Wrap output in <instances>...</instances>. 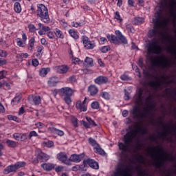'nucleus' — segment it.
<instances>
[{"label":"nucleus","mask_w":176,"mask_h":176,"mask_svg":"<svg viewBox=\"0 0 176 176\" xmlns=\"http://www.w3.org/2000/svg\"><path fill=\"white\" fill-rule=\"evenodd\" d=\"M137 135V131L131 130L128 131L123 138V142H118V148L122 153H127L130 151V145L133 144L134 139Z\"/></svg>","instance_id":"1"},{"label":"nucleus","mask_w":176,"mask_h":176,"mask_svg":"<svg viewBox=\"0 0 176 176\" xmlns=\"http://www.w3.org/2000/svg\"><path fill=\"white\" fill-rule=\"evenodd\" d=\"M36 16L38 20L45 23V24H49L50 23V16H49V10L45 4H37V9L36 11Z\"/></svg>","instance_id":"2"},{"label":"nucleus","mask_w":176,"mask_h":176,"mask_svg":"<svg viewBox=\"0 0 176 176\" xmlns=\"http://www.w3.org/2000/svg\"><path fill=\"white\" fill-rule=\"evenodd\" d=\"M116 34V35H115ZM115 34H107V38L110 43H113V45H128L129 41L127 38L125 37L120 30H116Z\"/></svg>","instance_id":"3"},{"label":"nucleus","mask_w":176,"mask_h":176,"mask_svg":"<svg viewBox=\"0 0 176 176\" xmlns=\"http://www.w3.org/2000/svg\"><path fill=\"white\" fill-rule=\"evenodd\" d=\"M151 63V68L153 69L157 67H162V68H166V67H171V61L167 60V58L164 56H155L150 58Z\"/></svg>","instance_id":"4"},{"label":"nucleus","mask_w":176,"mask_h":176,"mask_svg":"<svg viewBox=\"0 0 176 176\" xmlns=\"http://www.w3.org/2000/svg\"><path fill=\"white\" fill-rule=\"evenodd\" d=\"M132 115H133V119H135V120H138L139 123H142L144 119H147L148 115H152V111L148 108H145L141 113L140 107L135 106L133 108Z\"/></svg>","instance_id":"5"},{"label":"nucleus","mask_w":176,"mask_h":176,"mask_svg":"<svg viewBox=\"0 0 176 176\" xmlns=\"http://www.w3.org/2000/svg\"><path fill=\"white\" fill-rule=\"evenodd\" d=\"M58 91L60 92V94L64 97V101L65 104L67 105H71L72 102L71 98L74 94V90H72V89L70 87H62L58 89Z\"/></svg>","instance_id":"6"},{"label":"nucleus","mask_w":176,"mask_h":176,"mask_svg":"<svg viewBox=\"0 0 176 176\" xmlns=\"http://www.w3.org/2000/svg\"><path fill=\"white\" fill-rule=\"evenodd\" d=\"M129 171H130V168L129 166H126L124 168V163H120L118 165V168L116 170V172L114 173V176H131V174L127 173Z\"/></svg>","instance_id":"7"},{"label":"nucleus","mask_w":176,"mask_h":176,"mask_svg":"<svg viewBox=\"0 0 176 176\" xmlns=\"http://www.w3.org/2000/svg\"><path fill=\"white\" fill-rule=\"evenodd\" d=\"M82 43L87 50H91L96 47V41H90V38L87 36H82Z\"/></svg>","instance_id":"8"},{"label":"nucleus","mask_w":176,"mask_h":176,"mask_svg":"<svg viewBox=\"0 0 176 176\" xmlns=\"http://www.w3.org/2000/svg\"><path fill=\"white\" fill-rule=\"evenodd\" d=\"M56 157L59 162H61L63 164L66 166H72V162H69V158H68V155L65 152H60L57 154Z\"/></svg>","instance_id":"9"},{"label":"nucleus","mask_w":176,"mask_h":176,"mask_svg":"<svg viewBox=\"0 0 176 176\" xmlns=\"http://www.w3.org/2000/svg\"><path fill=\"white\" fill-rule=\"evenodd\" d=\"M162 26H160L158 23L154 24L153 28L148 30L147 33V36L150 39L153 38V39H156V36H157V34H159V31H160V29Z\"/></svg>","instance_id":"10"},{"label":"nucleus","mask_w":176,"mask_h":176,"mask_svg":"<svg viewBox=\"0 0 176 176\" xmlns=\"http://www.w3.org/2000/svg\"><path fill=\"white\" fill-rule=\"evenodd\" d=\"M76 108L80 112H86L87 111V98L85 97L82 102L78 100L76 102Z\"/></svg>","instance_id":"11"},{"label":"nucleus","mask_w":176,"mask_h":176,"mask_svg":"<svg viewBox=\"0 0 176 176\" xmlns=\"http://www.w3.org/2000/svg\"><path fill=\"white\" fill-rule=\"evenodd\" d=\"M83 164L85 167L86 166H89L91 168H93L94 170H98L100 168V165L98 164V162L95 161L94 159L88 158L87 160H85L83 161Z\"/></svg>","instance_id":"12"},{"label":"nucleus","mask_w":176,"mask_h":176,"mask_svg":"<svg viewBox=\"0 0 176 176\" xmlns=\"http://www.w3.org/2000/svg\"><path fill=\"white\" fill-rule=\"evenodd\" d=\"M162 47L149 43L147 45L148 54H160V53H162Z\"/></svg>","instance_id":"13"},{"label":"nucleus","mask_w":176,"mask_h":176,"mask_svg":"<svg viewBox=\"0 0 176 176\" xmlns=\"http://www.w3.org/2000/svg\"><path fill=\"white\" fill-rule=\"evenodd\" d=\"M85 159V153L72 154L69 158V162L72 163H80Z\"/></svg>","instance_id":"14"},{"label":"nucleus","mask_w":176,"mask_h":176,"mask_svg":"<svg viewBox=\"0 0 176 176\" xmlns=\"http://www.w3.org/2000/svg\"><path fill=\"white\" fill-rule=\"evenodd\" d=\"M28 101L30 104H33L34 105H40L42 102V99L40 96L30 95L28 96Z\"/></svg>","instance_id":"15"},{"label":"nucleus","mask_w":176,"mask_h":176,"mask_svg":"<svg viewBox=\"0 0 176 176\" xmlns=\"http://www.w3.org/2000/svg\"><path fill=\"white\" fill-rule=\"evenodd\" d=\"M157 152V153H162V155H164L166 153V151H164V149L162 148L160 146H152L148 149V153L151 156V157H153V155L152 153Z\"/></svg>","instance_id":"16"},{"label":"nucleus","mask_w":176,"mask_h":176,"mask_svg":"<svg viewBox=\"0 0 176 176\" xmlns=\"http://www.w3.org/2000/svg\"><path fill=\"white\" fill-rule=\"evenodd\" d=\"M94 83L99 85H107V83H109V78L105 76H99L94 79Z\"/></svg>","instance_id":"17"},{"label":"nucleus","mask_w":176,"mask_h":176,"mask_svg":"<svg viewBox=\"0 0 176 176\" xmlns=\"http://www.w3.org/2000/svg\"><path fill=\"white\" fill-rule=\"evenodd\" d=\"M54 69L58 74H67V72L69 71V67L67 65H61L59 66H56Z\"/></svg>","instance_id":"18"},{"label":"nucleus","mask_w":176,"mask_h":176,"mask_svg":"<svg viewBox=\"0 0 176 176\" xmlns=\"http://www.w3.org/2000/svg\"><path fill=\"white\" fill-rule=\"evenodd\" d=\"M38 30H39V31L38 32V35H45L46 34V32H49V31H50V27L49 26H45L43 24H42L41 23H39L38 24Z\"/></svg>","instance_id":"19"},{"label":"nucleus","mask_w":176,"mask_h":176,"mask_svg":"<svg viewBox=\"0 0 176 176\" xmlns=\"http://www.w3.org/2000/svg\"><path fill=\"white\" fill-rule=\"evenodd\" d=\"M153 24L158 23L160 26L163 27L164 24V21L162 20V12L160 11L157 12V16L153 20Z\"/></svg>","instance_id":"20"},{"label":"nucleus","mask_w":176,"mask_h":176,"mask_svg":"<svg viewBox=\"0 0 176 176\" xmlns=\"http://www.w3.org/2000/svg\"><path fill=\"white\" fill-rule=\"evenodd\" d=\"M88 93L91 97H94V96H97L98 94V87H97L94 85H91L88 87Z\"/></svg>","instance_id":"21"},{"label":"nucleus","mask_w":176,"mask_h":176,"mask_svg":"<svg viewBox=\"0 0 176 176\" xmlns=\"http://www.w3.org/2000/svg\"><path fill=\"white\" fill-rule=\"evenodd\" d=\"M16 171H17V167L16 166V164H11L4 169L3 174L8 175L10 174V173H16Z\"/></svg>","instance_id":"22"},{"label":"nucleus","mask_w":176,"mask_h":176,"mask_svg":"<svg viewBox=\"0 0 176 176\" xmlns=\"http://www.w3.org/2000/svg\"><path fill=\"white\" fill-rule=\"evenodd\" d=\"M56 167V164L52 163H44L41 164V168L44 170V171H52V170H54Z\"/></svg>","instance_id":"23"},{"label":"nucleus","mask_w":176,"mask_h":176,"mask_svg":"<svg viewBox=\"0 0 176 176\" xmlns=\"http://www.w3.org/2000/svg\"><path fill=\"white\" fill-rule=\"evenodd\" d=\"M37 159H38L40 163H43V162H47L50 159V156L43 152H41L37 155Z\"/></svg>","instance_id":"24"},{"label":"nucleus","mask_w":176,"mask_h":176,"mask_svg":"<svg viewBox=\"0 0 176 176\" xmlns=\"http://www.w3.org/2000/svg\"><path fill=\"white\" fill-rule=\"evenodd\" d=\"M48 131H50V133H52L53 134H56L60 137H63V135H64V131L53 126L49 127Z\"/></svg>","instance_id":"25"},{"label":"nucleus","mask_w":176,"mask_h":176,"mask_svg":"<svg viewBox=\"0 0 176 176\" xmlns=\"http://www.w3.org/2000/svg\"><path fill=\"white\" fill-rule=\"evenodd\" d=\"M58 82V77L53 76L50 78L49 80L47 81V84L50 86V87H54V86H56Z\"/></svg>","instance_id":"26"},{"label":"nucleus","mask_w":176,"mask_h":176,"mask_svg":"<svg viewBox=\"0 0 176 176\" xmlns=\"http://www.w3.org/2000/svg\"><path fill=\"white\" fill-rule=\"evenodd\" d=\"M68 34L72 38H73V39H75V41H78V39H79V32H78V31H76V30H69Z\"/></svg>","instance_id":"27"},{"label":"nucleus","mask_w":176,"mask_h":176,"mask_svg":"<svg viewBox=\"0 0 176 176\" xmlns=\"http://www.w3.org/2000/svg\"><path fill=\"white\" fill-rule=\"evenodd\" d=\"M23 98V96L21 94H16L14 98L11 101L12 105H17L19 102L21 100V98Z\"/></svg>","instance_id":"28"},{"label":"nucleus","mask_w":176,"mask_h":176,"mask_svg":"<svg viewBox=\"0 0 176 176\" xmlns=\"http://www.w3.org/2000/svg\"><path fill=\"white\" fill-rule=\"evenodd\" d=\"M35 45V37L32 36L28 41V49L30 52H32L34 50V46Z\"/></svg>","instance_id":"29"},{"label":"nucleus","mask_w":176,"mask_h":176,"mask_svg":"<svg viewBox=\"0 0 176 176\" xmlns=\"http://www.w3.org/2000/svg\"><path fill=\"white\" fill-rule=\"evenodd\" d=\"M94 151L95 153H98V155H101L102 156H105V151L101 148L100 144H97L96 147L94 148Z\"/></svg>","instance_id":"30"},{"label":"nucleus","mask_w":176,"mask_h":176,"mask_svg":"<svg viewBox=\"0 0 176 176\" xmlns=\"http://www.w3.org/2000/svg\"><path fill=\"white\" fill-rule=\"evenodd\" d=\"M50 71V67H43L39 70V75L42 78H45V76H46V75L49 74Z\"/></svg>","instance_id":"31"},{"label":"nucleus","mask_w":176,"mask_h":176,"mask_svg":"<svg viewBox=\"0 0 176 176\" xmlns=\"http://www.w3.org/2000/svg\"><path fill=\"white\" fill-rule=\"evenodd\" d=\"M6 144L8 148H16L18 146L19 144L16 142H14L13 140H10L9 139H7L6 141Z\"/></svg>","instance_id":"32"},{"label":"nucleus","mask_w":176,"mask_h":176,"mask_svg":"<svg viewBox=\"0 0 176 176\" xmlns=\"http://www.w3.org/2000/svg\"><path fill=\"white\" fill-rule=\"evenodd\" d=\"M54 34L58 39H64L65 38L64 33L58 28L54 30Z\"/></svg>","instance_id":"33"},{"label":"nucleus","mask_w":176,"mask_h":176,"mask_svg":"<svg viewBox=\"0 0 176 176\" xmlns=\"http://www.w3.org/2000/svg\"><path fill=\"white\" fill-rule=\"evenodd\" d=\"M148 86H150V87H154L155 89H156V87H160V86H162V81H160V80H157V81L152 80V81H150L148 82Z\"/></svg>","instance_id":"34"},{"label":"nucleus","mask_w":176,"mask_h":176,"mask_svg":"<svg viewBox=\"0 0 176 176\" xmlns=\"http://www.w3.org/2000/svg\"><path fill=\"white\" fill-rule=\"evenodd\" d=\"M14 10L15 12V13H21V4H20L19 2L16 1L14 3Z\"/></svg>","instance_id":"35"},{"label":"nucleus","mask_w":176,"mask_h":176,"mask_svg":"<svg viewBox=\"0 0 176 176\" xmlns=\"http://www.w3.org/2000/svg\"><path fill=\"white\" fill-rule=\"evenodd\" d=\"M145 22V19L142 17H135L133 20L135 25H141Z\"/></svg>","instance_id":"36"},{"label":"nucleus","mask_w":176,"mask_h":176,"mask_svg":"<svg viewBox=\"0 0 176 176\" xmlns=\"http://www.w3.org/2000/svg\"><path fill=\"white\" fill-rule=\"evenodd\" d=\"M135 170L138 172V175L139 176H148L146 171L142 170V168H141L140 166H137L135 168Z\"/></svg>","instance_id":"37"},{"label":"nucleus","mask_w":176,"mask_h":176,"mask_svg":"<svg viewBox=\"0 0 176 176\" xmlns=\"http://www.w3.org/2000/svg\"><path fill=\"white\" fill-rule=\"evenodd\" d=\"M7 119H8V120H13L14 122H16V123H20V122H21V119L13 115L7 116Z\"/></svg>","instance_id":"38"},{"label":"nucleus","mask_w":176,"mask_h":176,"mask_svg":"<svg viewBox=\"0 0 176 176\" xmlns=\"http://www.w3.org/2000/svg\"><path fill=\"white\" fill-rule=\"evenodd\" d=\"M28 28L29 30V32H30L31 34H35V32H36V31H38L36 27H35V25L32 24V23H30L28 25Z\"/></svg>","instance_id":"39"},{"label":"nucleus","mask_w":176,"mask_h":176,"mask_svg":"<svg viewBox=\"0 0 176 176\" xmlns=\"http://www.w3.org/2000/svg\"><path fill=\"white\" fill-rule=\"evenodd\" d=\"M86 120L88 122V124H89V128H91V126H94V127H97V124L93 119H91V118L86 117Z\"/></svg>","instance_id":"40"},{"label":"nucleus","mask_w":176,"mask_h":176,"mask_svg":"<svg viewBox=\"0 0 176 176\" xmlns=\"http://www.w3.org/2000/svg\"><path fill=\"white\" fill-rule=\"evenodd\" d=\"M85 63H86L87 67H94V60L92 58L90 57H86L85 60Z\"/></svg>","instance_id":"41"},{"label":"nucleus","mask_w":176,"mask_h":176,"mask_svg":"<svg viewBox=\"0 0 176 176\" xmlns=\"http://www.w3.org/2000/svg\"><path fill=\"white\" fill-rule=\"evenodd\" d=\"M154 166H155L157 168H160V167H163V166H164V162L155 159Z\"/></svg>","instance_id":"42"},{"label":"nucleus","mask_w":176,"mask_h":176,"mask_svg":"<svg viewBox=\"0 0 176 176\" xmlns=\"http://www.w3.org/2000/svg\"><path fill=\"white\" fill-rule=\"evenodd\" d=\"M16 45L19 47H25V45H27V43L22 41L21 38H16Z\"/></svg>","instance_id":"43"},{"label":"nucleus","mask_w":176,"mask_h":176,"mask_svg":"<svg viewBox=\"0 0 176 176\" xmlns=\"http://www.w3.org/2000/svg\"><path fill=\"white\" fill-rule=\"evenodd\" d=\"M144 96H138L135 99V104L137 105H142L144 104Z\"/></svg>","instance_id":"44"},{"label":"nucleus","mask_w":176,"mask_h":176,"mask_svg":"<svg viewBox=\"0 0 176 176\" xmlns=\"http://www.w3.org/2000/svg\"><path fill=\"white\" fill-rule=\"evenodd\" d=\"M88 142L89 145L94 147V148H96L97 145H99L98 143H97V141H96V140H94L93 138H89L88 140Z\"/></svg>","instance_id":"45"},{"label":"nucleus","mask_w":176,"mask_h":176,"mask_svg":"<svg viewBox=\"0 0 176 176\" xmlns=\"http://www.w3.org/2000/svg\"><path fill=\"white\" fill-rule=\"evenodd\" d=\"M92 109H100V102L98 101H94L91 104Z\"/></svg>","instance_id":"46"},{"label":"nucleus","mask_w":176,"mask_h":176,"mask_svg":"<svg viewBox=\"0 0 176 176\" xmlns=\"http://www.w3.org/2000/svg\"><path fill=\"white\" fill-rule=\"evenodd\" d=\"M27 163L25 162H17L15 163L17 170H19V168H21V167H25Z\"/></svg>","instance_id":"47"},{"label":"nucleus","mask_w":176,"mask_h":176,"mask_svg":"<svg viewBox=\"0 0 176 176\" xmlns=\"http://www.w3.org/2000/svg\"><path fill=\"white\" fill-rule=\"evenodd\" d=\"M100 96L102 98H104V100H109L111 98V95H109V93L107 91H103L100 94Z\"/></svg>","instance_id":"48"},{"label":"nucleus","mask_w":176,"mask_h":176,"mask_svg":"<svg viewBox=\"0 0 176 176\" xmlns=\"http://www.w3.org/2000/svg\"><path fill=\"white\" fill-rule=\"evenodd\" d=\"M72 27H74V28H78V27H82V25H85V23L73 21L72 23Z\"/></svg>","instance_id":"49"},{"label":"nucleus","mask_w":176,"mask_h":176,"mask_svg":"<svg viewBox=\"0 0 176 176\" xmlns=\"http://www.w3.org/2000/svg\"><path fill=\"white\" fill-rule=\"evenodd\" d=\"M109 50H111V47L109 45H104L100 48V52L102 53H108Z\"/></svg>","instance_id":"50"},{"label":"nucleus","mask_w":176,"mask_h":176,"mask_svg":"<svg viewBox=\"0 0 176 176\" xmlns=\"http://www.w3.org/2000/svg\"><path fill=\"white\" fill-rule=\"evenodd\" d=\"M28 53H21L16 55L17 58H28Z\"/></svg>","instance_id":"51"},{"label":"nucleus","mask_w":176,"mask_h":176,"mask_svg":"<svg viewBox=\"0 0 176 176\" xmlns=\"http://www.w3.org/2000/svg\"><path fill=\"white\" fill-rule=\"evenodd\" d=\"M38 133H36V131H32L30 132L28 138L29 140H31V138H32V137H38Z\"/></svg>","instance_id":"52"},{"label":"nucleus","mask_w":176,"mask_h":176,"mask_svg":"<svg viewBox=\"0 0 176 176\" xmlns=\"http://www.w3.org/2000/svg\"><path fill=\"white\" fill-rule=\"evenodd\" d=\"M120 79H121V80H131V77L129 76V75L124 74L120 76Z\"/></svg>","instance_id":"53"},{"label":"nucleus","mask_w":176,"mask_h":176,"mask_svg":"<svg viewBox=\"0 0 176 176\" xmlns=\"http://www.w3.org/2000/svg\"><path fill=\"white\" fill-rule=\"evenodd\" d=\"M54 169L55 170L56 173H63V171H64V166H55V168Z\"/></svg>","instance_id":"54"},{"label":"nucleus","mask_w":176,"mask_h":176,"mask_svg":"<svg viewBox=\"0 0 176 176\" xmlns=\"http://www.w3.org/2000/svg\"><path fill=\"white\" fill-rule=\"evenodd\" d=\"M167 133H168V130H166L162 132H158V135L159 137H160V138L164 139L166 138V134H167Z\"/></svg>","instance_id":"55"},{"label":"nucleus","mask_w":176,"mask_h":176,"mask_svg":"<svg viewBox=\"0 0 176 176\" xmlns=\"http://www.w3.org/2000/svg\"><path fill=\"white\" fill-rule=\"evenodd\" d=\"M135 127L137 128V130L139 133H142V134H146V129L141 128V126L136 125Z\"/></svg>","instance_id":"56"},{"label":"nucleus","mask_w":176,"mask_h":176,"mask_svg":"<svg viewBox=\"0 0 176 176\" xmlns=\"http://www.w3.org/2000/svg\"><path fill=\"white\" fill-rule=\"evenodd\" d=\"M71 122L74 127L75 128L78 127V118H76V117H72L71 119Z\"/></svg>","instance_id":"57"},{"label":"nucleus","mask_w":176,"mask_h":176,"mask_svg":"<svg viewBox=\"0 0 176 176\" xmlns=\"http://www.w3.org/2000/svg\"><path fill=\"white\" fill-rule=\"evenodd\" d=\"M45 146H47V148H52L53 145H54V143L53 141L49 140L47 142H44Z\"/></svg>","instance_id":"58"},{"label":"nucleus","mask_w":176,"mask_h":176,"mask_svg":"<svg viewBox=\"0 0 176 176\" xmlns=\"http://www.w3.org/2000/svg\"><path fill=\"white\" fill-rule=\"evenodd\" d=\"M72 64H82V61L80 60V59H79V58H72Z\"/></svg>","instance_id":"59"},{"label":"nucleus","mask_w":176,"mask_h":176,"mask_svg":"<svg viewBox=\"0 0 176 176\" xmlns=\"http://www.w3.org/2000/svg\"><path fill=\"white\" fill-rule=\"evenodd\" d=\"M68 82H69L70 83H76V76H71L70 77H69L68 78Z\"/></svg>","instance_id":"60"},{"label":"nucleus","mask_w":176,"mask_h":176,"mask_svg":"<svg viewBox=\"0 0 176 176\" xmlns=\"http://www.w3.org/2000/svg\"><path fill=\"white\" fill-rule=\"evenodd\" d=\"M6 75H8V72L6 70H3L0 72V79H4L6 78Z\"/></svg>","instance_id":"61"},{"label":"nucleus","mask_w":176,"mask_h":176,"mask_svg":"<svg viewBox=\"0 0 176 176\" xmlns=\"http://www.w3.org/2000/svg\"><path fill=\"white\" fill-rule=\"evenodd\" d=\"M45 47L43 45H38L36 47L37 53H40L41 54H43V50Z\"/></svg>","instance_id":"62"},{"label":"nucleus","mask_w":176,"mask_h":176,"mask_svg":"<svg viewBox=\"0 0 176 176\" xmlns=\"http://www.w3.org/2000/svg\"><path fill=\"white\" fill-rule=\"evenodd\" d=\"M47 35L48 36V38L50 39H54V38H56V34H54V32H50L49 31L47 33Z\"/></svg>","instance_id":"63"},{"label":"nucleus","mask_w":176,"mask_h":176,"mask_svg":"<svg viewBox=\"0 0 176 176\" xmlns=\"http://www.w3.org/2000/svg\"><path fill=\"white\" fill-rule=\"evenodd\" d=\"M32 65L33 67H38L39 65V60L37 58H33L32 60Z\"/></svg>","instance_id":"64"}]
</instances>
